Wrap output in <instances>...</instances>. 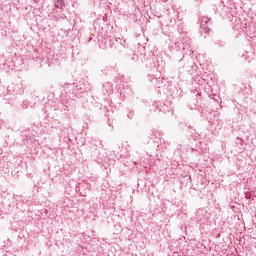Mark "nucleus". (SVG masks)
I'll return each mask as SVG.
<instances>
[{
    "instance_id": "obj_2",
    "label": "nucleus",
    "mask_w": 256,
    "mask_h": 256,
    "mask_svg": "<svg viewBox=\"0 0 256 256\" xmlns=\"http://www.w3.org/2000/svg\"><path fill=\"white\" fill-rule=\"evenodd\" d=\"M63 5H65V0H57L55 2L56 9H59V7H63Z\"/></svg>"
},
{
    "instance_id": "obj_1",
    "label": "nucleus",
    "mask_w": 256,
    "mask_h": 256,
    "mask_svg": "<svg viewBox=\"0 0 256 256\" xmlns=\"http://www.w3.org/2000/svg\"><path fill=\"white\" fill-rule=\"evenodd\" d=\"M209 21H211V18H209L207 16H202L200 18V28L204 29L206 31V33H209V28L205 27Z\"/></svg>"
}]
</instances>
